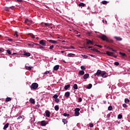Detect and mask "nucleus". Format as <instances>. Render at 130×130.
<instances>
[{
    "instance_id": "nucleus-1",
    "label": "nucleus",
    "mask_w": 130,
    "mask_h": 130,
    "mask_svg": "<svg viewBox=\"0 0 130 130\" xmlns=\"http://www.w3.org/2000/svg\"><path fill=\"white\" fill-rule=\"evenodd\" d=\"M99 37L104 41H107V39H108L107 38V37L105 35H102V36H100Z\"/></svg>"
},
{
    "instance_id": "nucleus-2",
    "label": "nucleus",
    "mask_w": 130,
    "mask_h": 130,
    "mask_svg": "<svg viewBox=\"0 0 130 130\" xmlns=\"http://www.w3.org/2000/svg\"><path fill=\"white\" fill-rule=\"evenodd\" d=\"M86 45H93L94 44V42L88 39H86Z\"/></svg>"
},
{
    "instance_id": "nucleus-3",
    "label": "nucleus",
    "mask_w": 130,
    "mask_h": 130,
    "mask_svg": "<svg viewBox=\"0 0 130 130\" xmlns=\"http://www.w3.org/2000/svg\"><path fill=\"white\" fill-rule=\"evenodd\" d=\"M38 88V84L36 83H34L31 84V88L34 89L35 90H36L37 88Z\"/></svg>"
},
{
    "instance_id": "nucleus-4",
    "label": "nucleus",
    "mask_w": 130,
    "mask_h": 130,
    "mask_svg": "<svg viewBox=\"0 0 130 130\" xmlns=\"http://www.w3.org/2000/svg\"><path fill=\"white\" fill-rule=\"evenodd\" d=\"M39 44L42 45L43 46H45V45H46V41L44 40H42L40 41Z\"/></svg>"
},
{
    "instance_id": "nucleus-5",
    "label": "nucleus",
    "mask_w": 130,
    "mask_h": 130,
    "mask_svg": "<svg viewBox=\"0 0 130 130\" xmlns=\"http://www.w3.org/2000/svg\"><path fill=\"white\" fill-rule=\"evenodd\" d=\"M107 74V73L105 71H102L100 76L103 78H107V76L106 75Z\"/></svg>"
},
{
    "instance_id": "nucleus-6",
    "label": "nucleus",
    "mask_w": 130,
    "mask_h": 130,
    "mask_svg": "<svg viewBox=\"0 0 130 130\" xmlns=\"http://www.w3.org/2000/svg\"><path fill=\"white\" fill-rule=\"evenodd\" d=\"M48 42L50 43H52L53 44H56L57 43V41L52 40H48Z\"/></svg>"
},
{
    "instance_id": "nucleus-7",
    "label": "nucleus",
    "mask_w": 130,
    "mask_h": 130,
    "mask_svg": "<svg viewBox=\"0 0 130 130\" xmlns=\"http://www.w3.org/2000/svg\"><path fill=\"white\" fill-rule=\"evenodd\" d=\"M106 54L109 56H113L114 53L108 51L106 52Z\"/></svg>"
},
{
    "instance_id": "nucleus-8",
    "label": "nucleus",
    "mask_w": 130,
    "mask_h": 130,
    "mask_svg": "<svg viewBox=\"0 0 130 130\" xmlns=\"http://www.w3.org/2000/svg\"><path fill=\"white\" fill-rule=\"evenodd\" d=\"M46 113V116H47V117H50V112H49V111L48 110H46L45 112Z\"/></svg>"
},
{
    "instance_id": "nucleus-9",
    "label": "nucleus",
    "mask_w": 130,
    "mask_h": 130,
    "mask_svg": "<svg viewBox=\"0 0 130 130\" xmlns=\"http://www.w3.org/2000/svg\"><path fill=\"white\" fill-rule=\"evenodd\" d=\"M93 47H91V46H88V45H87V44H86V45H84L83 47H82V48H85L86 49H88V48L89 49H90V48H92Z\"/></svg>"
},
{
    "instance_id": "nucleus-10",
    "label": "nucleus",
    "mask_w": 130,
    "mask_h": 130,
    "mask_svg": "<svg viewBox=\"0 0 130 130\" xmlns=\"http://www.w3.org/2000/svg\"><path fill=\"white\" fill-rule=\"evenodd\" d=\"M101 73H102V71L101 70H98L96 72V75L98 76V77H99V76H101Z\"/></svg>"
},
{
    "instance_id": "nucleus-11",
    "label": "nucleus",
    "mask_w": 130,
    "mask_h": 130,
    "mask_svg": "<svg viewBox=\"0 0 130 130\" xmlns=\"http://www.w3.org/2000/svg\"><path fill=\"white\" fill-rule=\"evenodd\" d=\"M85 74V72L84 71H79L78 75L79 76H83V75Z\"/></svg>"
},
{
    "instance_id": "nucleus-12",
    "label": "nucleus",
    "mask_w": 130,
    "mask_h": 130,
    "mask_svg": "<svg viewBox=\"0 0 130 130\" xmlns=\"http://www.w3.org/2000/svg\"><path fill=\"white\" fill-rule=\"evenodd\" d=\"M59 69V65H56L53 68L54 71H57Z\"/></svg>"
},
{
    "instance_id": "nucleus-13",
    "label": "nucleus",
    "mask_w": 130,
    "mask_h": 130,
    "mask_svg": "<svg viewBox=\"0 0 130 130\" xmlns=\"http://www.w3.org/2000/svg\"><path fill=\"white\" fill-rule=\"evenodd\" d=\"M33 67H31V66H29V67H28L27 66H25V68L27 70V71H31V70L32 69Z\"/></svg>"
},
{
    "instance_id": "nucleus-14",
    "label": "nucleus",
    "mask_w": 130,
    "mask_h": 130,
    "mask_svg": "<svg viewBox=\"0 0 130 130\" xmlns=\"http://www.w3.org/2000/svg\"><path fill=\"white\" fill-rule=\"evenodd\" d=\"M88 78H89V74L87 73L85 74L84 76H83V79L84 80H86V79H88Z\"/></svg>"
},
{
    "instance_id": "nucleus-15",
    "label": "nucleus",
    "mask_w": 130,
    "mask_h": 130,
    "mask_svg": "<svg viewBox=\"0 0 130 130\" xmlns=\"http://www.w3.org/2000/svg\"><path fill=\"white\" fill-rule=\"evenodd\" d=\"M114 38L118 41H121L122 40V39L119 37H114Z\"/></svg>"
},
{
    "instance_id": "nucleus-16",
    "label": "nucleus",
    "mask_w": 130,
    "mask_h": 130,
    "mask_svg": "<svg viewBox=\"0 0 130 130\" xmlns=\"http://www.w3.org/2000/svg\"><path fill=\"white\" fill-rule=\"evenodd\" d=\"M29 102L32 103V104H35V100L31 98L29 99Z\"/></svg>"
},
{
    "instance_id": "nucleus-17",
    "label": "nucleus",
    "mask_w": 130,
    "mask_h": 130,
    "mask_svg": "<svg viewBox=\"0 0 130 130\" xmlns=\"http://www.w3.org/2000/svg\"><path fill=\"white\" fill-rule=\"evenodd\" d=\"M41 123L42 126H45L46 125V121H42Z\"/></svg>"
},
{
    "instance_id": "nucleus-18",
    "label": "nucleus",
    "mask_w": 130,
    "mask_h": 130,
    "mask_svg": "<svg viewBox=\"0 0 130 130\" xmlns=\"http://www.w3.org/2000/svg\"><path fill=\"white\" fill-rule=\"evenodd\" d=\"M68 57H74L75 56V54L69 53L68 54Z\"/></svg>"
},
{
    "instance_id": "nucleus-19",
    "label": "nucleus",
    "mask_w": 130,
    "mask_h": 130,
    "mask_svg": "<svg viewBox=\"0 0 130 130\" xmlns=\"http://www.w3.org/2000/svg\"><path fill=\"white\" fill-rule=\"evenodd\" d=\"M9 123H7L6 125H5L3 129H7V128H8V127H9Z\"/></svg>"
},
{
    "instance_id": "nucleus-20",
    "label": "nucleus",
    "mask_w": 130,
    "mask_h": 130,
    "mask_svg": "<svg viewBox=\"0 0 130 130\" xmlns=\"http://www.w3.org/2000/svg\"><path fill=\"white\" fill-rule=\"evenodd\" d=\"M65 97H70V92L67 91L65 93Z\"/></svg>"
},
{
    "instance_id": "nucleus-21",
    "label": "nucleus",
    "mask_w": 130,
    "mask_h": 130,
    "mask_svg": "<svg viewBox=\"0 0 130 130\" xmlns=\"http://www.w3.org/2000/svg\"><path fill=\"white\" fill-rule=\"evenodd\" d=\"M70 87H71V85L70 84H68L67 85H66L64 87V89L65 90H68V89H69V88H70Z\"/></svg>"
},
{
    "instance_id": "nucleus-22",
    "label": "nucleus",
    "mask_w": 130,
    "mask_h": 130,
    "mask_svg": "<svg viewBox=\"0 0 130 130\" xmlns=\"http://www.w3.org/2000/svg\"><path fill=\"white\" fill-rule=\"evenodd\" d=\"M78 6L79 7H85L86 6V4H85L83 3H81L80 4H79L78 5Z\"/></svg>"
},
{
    "instance_id": "nucleus-23",
    "label": "nucleus",
    "mask_w": 130,
    "mask_h": 130,
    "mask_svg": "<svg viewBox=\"0 0 130 130\" xmlns=\"http://www.w3.org/2000/svg\"><path fill=\"white\" fill-rule=\"evenodd\" d=\"M23 55H25V56L29 57L30 55H31V54L30 53H25Z\"/></svg>"
},
{
    "instance_id": "nucleus-24",
    "label": "nucleus",
    "mask_w": 130,
    "mask_h": 130,
    "mask_svg": "<svg viewBox=\"0 0 130 130\" xmlns=\"http://www.w3.org/2000/svg\"><path fill=\"white\" fill-rule=\"evenodd\" d=\"M73 88L74 89H75V90H78V85H77L76 84H74L73 86Z\"/></svg>"
},
{
    "instance_id": "nucleus-25",
    "label": "nucleus",
    "mask_w": 130,
    "mask_h": 130,
    "mask_svg": "<svg viewBox=\"0 0 130 130\" xmlns=\"http://www.w3.org/2000/svg\"><path fill=\"white\" fill-rule=\"evenodd\" d=\"M91 88H92V84H88L86 87L87 89H91Z\"/></svg>"
},
{
    "instance_id": "nucleus-26",
    "label": "nucleus",
    "mask_w": 130,
    "mask_h": 130,
    "mask_svg": "<svg viewBox=\"0 0 130 130\" xmlns=\"http://www.w3.org/2000/svg\"><path fill=\"white\" fill-rule=\"evenodd\" d=\"M107 42H109V43H113V40L107 39Z\"/></svg>"
},
{
    "instance_id": "nucleus-27",
    "label": "nucleus",
    "mask_w": 130,
    "mask_h": 130,
    "mask_svg": "<svg viewBox=\"0 0 130 130\" xmlns=\"http://www.w3.org/2000/svg\"><path fill=\"white\" fill-rule=\"evenodd\" d=\"M11 100H12V99H11V98H7L6 99V102H9V101H11Z\"/></svg>"
},
{
    "instance_id": "nucleus-28",
    "label": "nucleus",
    "mask_w": 130,
    "mask_h": 130,
    "mask_svg": "<svg viewBox=\"0 0 130 130\" xmlns=\"http://www.w3.org/2000/svg\"><path fill=\"white\" fill-rule=\"evenodd\" d=\"M124 102L125 103H129V100L128 99H125Z\"/></svg>"
},
{
    "instance_id": "nucleus-29",
    "label": "nucleus",
    "mask_w": 130,
    "mask_h": 130,
    "mask_svg": "<svg viewBox=\"0 0 130 130\" xmlns=\"http://www.w3.org/2000/svg\"><path fill=\"white\" fill-rule=\"evenodd\" d=\"M14 36V37H17V38L19 36L18 35V31L15 32Z\"/></svg>"
},
{
    "instance_id": "nucleus-30",
    "label": "nucleus",
    "mask_w": 130,
    "mask_h": 130,
    "mask_svg": "<svg viewBox=\"0 0 130 130\" xmlns=\"http://www.w3.org/2000/svg\"><path fill=\"white\" fill-rule=\"evenodd\" d=\"M119 54H120L121 55H122V56H126V54H125V53H122L121 52H119Z\"/></svg>"
},
{
    "instance_id": "nucleus-31",
    "label": "nucleus",
    "mask_w": 130,
    "mask_h": 130,
    "mask_svg": "<svg viewBox=\"0 0 130 130\" xmlns=\"http://www.w3.org/2000/svg\"><path fill=\"white\" fill-rule=\"evenodd\" d=\"M55 110L56 111H58V109H59V108L58 107V106H55L54 107Z\"/></svg>"
},
{
    "instance_id": "nucleus-32",
    "label": "nucleus",
    "mask_w": 130,
    "mask_h": 130,
    "mask_svg": "<svg viewBox=\"0 0 130 130\" xmlns=\"http://www.w3.org/2000/svg\"><path fill=\"white\" fill-rule=\"evenodd\" d=\"M75 114L76 116H79V115H80V112H75Z\"/></svg>"
},
{
    "instance_id": "nucleus-33",
    "label": "nucleus",
    "mask_w": 130,
    "mask_h": 130,
    "mask_svg": "<svg viewBox=\"0 0 130 130\" xmlns=\"http://www.w3.org/2000/svg\"><path fill=\"white\" fill-rule=\"evenodd\" d=\"M102 3L103 5H106L107 4H108V2L106 1H103Z\"/></svg>"
},
{
    "instance_id": "nucleus-34",
    "label": "nucleus",
    "mask_w": 130,
    "mask_h": 130,
    "mask_svg": "<svg viewBox=\"0 0 130 130\" xmlns=\"http://www.w3.org/2000/svg\"><path fill=\"white\" fill-rule=\"evenodd\" d=\"M118 118L119 119H121L122 118V115L121 114H119L118 116Z\"/></svg>"
},
{
    "instance_id": "nucleus-35",
    "label": "nucleus",
    "mask_w": 130,
    "mask_h": 130,
    "mask_svg": "<svg viewBox=\"0 0 130 130\" xmlns=\"http://www.w3.org/2000/svg\"><path fill=\"white\" fill-rule=\"evenodd\" d=\"M62 122H63V123H64V124L68 123V121H67V120L66 119H63Z\"/></svg>"
},
{
    "instance_id": "nucleus-36",
    "label": "nucleus",
    "mask_w": 130,
    "mask_h": 130,
    "mask_svg": "<svg viewBox=\"0 0 130 130\" xmlns=\"http://www.w3.org/2000/svg\"><path fill=\"white\" fill-rule=\"evenodd\" d=\"M28 22H29V19H25L24 23H25V24H29Z\"/></svg>"
},
{
    "instance_id": "nucleus-37",
    "label": "nucleus",
    "mask_w": 130,
    "mask_h": 130,
    "mask_svg": "<svg viewBox=\"0 0 130 130\" xmlns=\"http://www.w3.org/2000/svg\"><path fill=\"white\" fill-rule=\"evenodd\" d=\"M58 97V95L55 94L53 95V98H54V99H57Z\"/></svg>"
},
{
    "instance_id": "nucleus-38",
    "label": "nucleus",
    "mask_w": 130,
    "mask_h": 130,
    "mask_svg": "<svg viewBox=\"0 0 130 130\" xmlns=\"http://www.w3.org/2000/svg\"><path fill=\"white\" fill-rule=\"evenodd\" d=\"M108 110L109 111H111V110H112V106H109L108 108Z\"/></svg>"
},
{
    "instance_id": "nucleus-39",
    "label": "nucleus",
    "mask_w": 130,
    "mask_h": 130,
    "mask_svg": "<svg viewBox=\"0 0 130 130\" xmlns=\"http://www.w3.org/2000/svg\"><path fill=\"white\" fill-rule=\"evenodd\" d=\"M80 111V108H76L75 109V112H79Z\"/></svg>"
},
{
    "instance_id": "nucleus-40",
    "label": "nucleus",
    "mask_w": 130,
    "mask_h": 130,
    "mask_svg": "<svg viewBox=\"0 0 130 130\" xmlns=\"http://www.w3.org/2000/svg\"><path fill=\"white\" fill-rule=\"evenodd\" d=\"M50 71H46V72L44 73V75H47V74H50Z\"/></svg>"
},
{
    "instance_id": "nucleus-41",
    "label": "nucleus",
    "mask_w": 130,
    "mask_h": 130,
    "mask_svg": "<svg viewBox=\"0 0 130 130\" xmlns=\"http://www.w3.org/2000/svg\"><path fill=\"white\" fill-rule=\"evenodd\" d=\"M81 69L82 70V71H85V70H86V68H85L84 66H81Z\"/></svg>"
},
{
    "instance_id": "nucleus-42",
    "label": "nucleus",
    "mask_w": 130,
    "mask_h": 130,
    "mask_svg": "<svg viewBox=\"0 0 130 130\" xmlns=\"http://www.w3.org/2000/svg\"><path fill=\"white\" fill-rule=\"evenodd\" d=\"M54 47V46L53 45L50 46L49 47V49H50V50H52V49H53Z\"/></svg>"
},
{
    "instance_id": "nucleus-43",
    "label": "nucleus",
    "mask_w": 130,
    "mask_h": 130,
    "mask_svg": "<svg viewBox=\"0 0 130 130\" xmlns=\"http://www.w3.org/2000/svg\"><path fill=\"white\" fill-rule=\"evenodd\" d=\"M7 53H8V54H12V53L11 52V50H7Z\"/></svg>"
},
{
    "instance_id": "nucleus-44",
    "label": "nucleus",
    "mask_w": 130,
    "mask_h": 130,
    "mask_svg": "<svg viewBox=\"0 0 130 130\" xmlns=\"http://www.w3.org/2000/svg\"><path fill=\"white\" fill-rule=\"evenodd\" d=\"M122 106H123V107H124V108H126L127 107V105L126 104H123L122 105Z\"/></svg>"
},
{
    "instance_id": "nucleus-45",
    "label": "nucleus",
    "mask_w": 130,
    "mask_h": 130,
    "mask_svg": "<svg viewBox=\"0 0 130 130\" xmlns=\"http://www.w3.org/2000/svg\"><path fill=\"white\" fill-rule=\"evenodd\" d=\"M15 2H16V3H22L23 1L22 0H15Z\"/></svg>"
},
{
    "instance_id": "nucleus-46",
    "label": "nucleus",
    "mask_w": 130,
    "mask_h": 130,
    "mask_svg": "<svg viewBox=\"0 0 130 130\" xmlns=\"http://www.w3.org/2000/svg\"><path fill=\"white\" fill-rule=\"evenodd\" d=\"M55 102L56 103H58L59 102V99H56L55 100Z\"/></svg>"
},
{
    "instance_id": "nucleus-47",
    "label": "nucleus",
    "mask_w": 130,
    "mask_h": 130,
    "mask_svg": "<svg viewBox=\"0 0 130 130\" xmlns=\"http://www.w3.org/2000/svg\"><path fill=\"white\" fill-rule=\"evenodd\" d=\"M63 116H65V117L70 116V114H67V113H64L63 114Z\"/></svg>"
},
{
    "instance_id": "nucleus-48",
    "label": "nucleus",
    "mask_w": 130,
    "mask_h": 130,
    "mask_svg": "<svg viewBox=\"0 0 130 130\" xmlns=\"http://www.w3.org/2000/svg\"><path fill=\"white\" fill-rule=\"evenodd\" d=\"M4 49L3 48H0V53L1 52H4Z\"/></svg>"
},
{
    "instance_id": "nucleus-49",
    "label": "nucleus",
    "mask_w": 130,
    "mask_h": 130,
    "mask_svg": "<svg viewBox=\"0 0 130 130\" xmlns=\"http://www.w3.org/2000/svg\"><path fill=\"white\" fill-rule=\"evenodd\" d=\"M115 66H119V62H114Z\"/></svg>"
},
{
    "instance_id": "nucleus-50",
    "label": "nucleus",
    "mask_w": 130,
    "mask_h": 130,
    "mask_svg": "<svg viewBox=\"0 0 130 130\" xmlns=\"http://www.w3.org/2000/svg\"><path fill=\"white\" fill-rule=\"evenodd\" d=\"M69 49H75V48L73 46H70L69 47Z\"/></svg>"
},
{
    "instance_id": "nucleus-51",
    "label": "nucleus",
    "mask_w": 130,
    "mask_h": 130,
    "mask_svg": "<svg viewBox=\"0 0 130 130\" xmlns=\"http://www.w3.org/2000/svg\"><path fill=\"white\" fill-rule=\"evenodd\" d=\"M82 56L84 57V58H88V56L86 55H82Z\"/></svg>"
},
{
    "instance_id": "nucleus-52",
    "label": "nucleus",
    "mask_w": 130,
    "mask_h": 130,
    "mask_svg": "<svg viewBox=\"0 0 130 130\" xmlns=\"http://www.w3.org/2000/svg\"><path fill=\"white\" fill-rule=\"evenodd\" d=\"M32 20H28V24L27 25H31V24H32Z\"/></svg>"
},
{
    "instance_id": "nucleus-53",
    "label": "nucleus",
    "mask_w": 130,
    "mask_h": 130,
    "mask_svg": "<svg viewBox=\"0 0 130 130\" xmlns=\"http://www.w3.org/2000/svg\"><path fill=\"white\" fill-rule=\"evenodd\" d=\"M27 45L28 46H31V47H34V45H33V44H28Z\"/></svg>"
},
{
    "instance_id": "nucleus-54",
    "label": "nucleus",
    "mask_w": 130,
    "mask_h": 130,
    "mask_svg": "<svg viewBox=\"0 0 130 130\" xmlns=\"http://www.w3.org/2000/svg\"><path fill=\"white\" fill-rule=\"evenodd\" d=\"M89 126L90 127H93V126H94V125L93 124V123H89Z\"/></svg>"
},
{
    "instance_id": "nucleus-55",
    "label": "nucleus",
    "mask_w": 130,
    "mask_h": 130,
    "mask_svg": "<svg viewBox=\"0 0 130 130\" xmlns=\"http://www.w3.org/2000/svg\"><path fill=\"white\" fill-rule=\"evenodd\" d=\"M45 25L46 27H49V26H50L49 24H48L46 23H45Z\"/></svg>"
},
{
    "instance_id": "nucleus-56",
    "label": "nucleus",
    "mask_w": 130,
    "mask_h": 130,
    "mask_svg": "<svg viewBox=\"0 0 130 130\" xmlns=\"http://www.w3.org/2000/svg\"><path fill=\"white\" fill-rule=\"evenodd\" d=\"M111 50L112 51H114V52H117V50L113 49V48H112Z\"/></svg>"
},
{
    "instance_id": "nucleus-57",
    "label": "nucleus",
    "mask_w": 130,
    "mask_h": 130,
    "mask_svg": "<svg viewBox=\"0 0 130 130\" xmlns=\"http://www.w3.org/2000/svg\"><path fill=\"white\" fill-rule=\"evenodd\" d=\"M95 45L98 47H100V48H102V46H101V45Z\"/></svg>"
},
{
    "instance_id": "nucleus-58",
    "label": "nucleus",
    "mask_w": 130,
    "mask_h": 130,
    "mask_svg": "<svg viewBox=\"0 0 130 130\" xmlns=\"http://www.w3.org/2000/svg\"><path fill=\"white\" fill-rule=\"evenodd\" d=\"M78 102H82V98H79L78 99Z\"/></svg>"
},
{
    "instance_id": "nucleus-59",
    "label": "nucleus",
    "mask_w": 130,
    "mask_h": 130,
    "mask_svg": "<svg viewBox=\"0 0 130 130\" xmlns=\"http://www.w3.org/2000/svg\"><path fill=\"white\" fill-rule=\"evenodd\" d=\"M8 41H9V42H12V41H13V39H8Z\"/></svg>"
},
{
    "instance_id": "nucleus-60",
    "label": "nucleus",
    "mask_w": 130,
    "mask_h": 130,
    "mask_svg": "<svg viewBox=\"0 0 130 130\" xmlns=\"http://www.w3.org/2000/svg\"><path fill=\"white\" fill-rule=\"evenodd\" d=\"M107 117L108 118H109V117H110V114H108L107 115Z\"/></svg>"
},
{
    "instance_id": "nucleus-61",
    "label": "nucleus",
    "mask_w": 130,
    "mask_h": 130,
    "mask_svg": "<svg viewBox=\"0 0 130 130\" xmlns=\"http://www.w3.org/2000/svg\"><path fill=\"white\" fill-rule=\"evenodd\" d=\"M38 48H40V49H41L42 48H44V47L43 46H40V47H38Z\"/></svg>"
},
{
    "instance_id": "nucleus-62",
    "label": "nucleus",
    "mask_w": 130,
    "mask_h": 130,
    "mask_svg": "<svg viewBox=\"0 0 130 130\" xmlns=\"http://www.w3.org/2000/svg\"><path fill=\"white\" fill-rule=\"evenodd\" d=\"M107 49H111V50L112 49V48H111L109 46L107 47Z\"/></svg>"
},
{
    "instance_id": "nucleus-63",
    "label": "nucleus",
    "mask_w": 130,
    "mask_h": 130,
    "mask_svg": "<svg viewBox=\"0 0 130 130\" xmlns=\"http://www.w3.org/2000/svg\"><path fill=\"white\" fill-rule=\"evenodd\" d=\"M96 49L93 48V49H91V50H92V51H96Z\"/></svg>"
},
{
    "instance_id": "nucleus-64",
    "label": "nucleus",
    "mask_w": 130,
    "mask_h": 130,
    "mask_svg": "<svg viewBox=\"0 0 130 130\" xmlns=\"http://www.w3.org/2000/svg\"><path fill=\"white\" fill-rule=\"evenodd\" d=\"M21 118H22V116H20L19 117H18L17 118V119H21Z\"/></svg>"
}]
</instances>
